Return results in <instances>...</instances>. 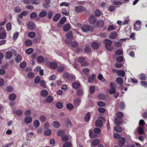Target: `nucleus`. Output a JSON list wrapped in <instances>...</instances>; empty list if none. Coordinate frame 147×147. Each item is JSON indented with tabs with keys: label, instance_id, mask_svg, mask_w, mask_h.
I'll use <instances>...</instances> for the list:
<instances>
[{
	"label": "nucleus",
	"instance_id": "b1692460",
	"mask_svg": "<svg viewBox=\"0 0 147 147\" xmlns=\"http://www.w3.org/2000/svg\"><path fill=\"white\" fill-rule=\"evenodd\" d=\"M122 121L121 119L118 118H116L115 119V123L118 125H120Z\"/></svg>",
	"mask_w": 147,
	"mask_h": 147
},
{
	"label": "nucleus",
	"instance_id": "0eeeda50",
	"mask_svg": "<svg viewBox=\"0 0 147 147\" xmlns=\"http://www.w3.org/2000/svg\"><path fill=\"white\" fill-rule=\"evenodd\" d=\"M96 19L93 14L90 15L89 17L88 22L91 24H94L96 21Z\"/></svg>",
	"mask_w": 147,
	"mask_h": 147
},
{
	"label": "nucleus",
	"instance_id": "6ab92c4d",
	"mask_svg": "<svg viewBox=\"0 0 147 147\" xmlns=\"http://www.w3.org/2000/svg\"><path fill=\"white\" fill-rule=\"evenodd\" d=\"M12 56V52L9 51L6 52L5 57L6 59H9Z\"/></svg>",
	"mask_w": 147,
	"mask_h": 147
},
{
	"label": "nucleus",
	"instance_id": "2eb2a0df",
	"mask_svg": "<svg viewBox=\"0 0 147 147\" xmlns=\"http://www.w3.org/2000/svg\"><path fill=\"white\" fill-rule=\"evenodd\" d=\"M49 94L48 92L45 90H43L40 92L41 95L44 97H47Z\"/></svg>",
	"mask_w": 147,
	"mask_h": 147
},
{
	"label": "nucleus",
	"instance_id": "603ef678",
	"mask_svg": "<svg viewBox=\"0 0 147 147\" xmlns=\"http://www.w3.org/2000/svg\"><path fill=\"white\" fill-rule=\"evenodd\" d=\"M6 90L8 92H12L13 90V88L11 86H9L7 87Z\"/></svg>",
	"mask_w": 147,
	"mask_h": 147
},
{
	"label": "nucleus",
	"instance_id": "ddd939ff",
	"mask_svg": "<svg viewBox=\"0 0 147 147\" xmlns=\"http://www.w3.org/2000/svg\"><path fill=\"white\" fill-rule=\"evenodd\" d=\"M32 121L31 117L29 116H26L24 119V121L25 123L28 124L31 123Z\"/></svg>",
	"mask_w": 147,
	"mask_h": 147
},
{
	"label": "nucleus",
	"instance_id": "c85d7f7f",
	"mask_svg": "<svg viewBox=\"0 0 147 147\" xmlns=\"http://www.w3.org/2000/svg\"><path fill=\"white\" fill-rule=\"evenodd\" d=\"M116 7L113 5H110L108 7V9L111 12L114 11L116 8Z\"/></svg>",
	"mask_w": 147,
	"mask_h": 147
},
{
	"label": "nucleus",
	"instance_id": "774afa93",
	"mask_svg": "<svg viewBox=\"0 0 147 147\" xmlns=\"http://www.w3.org/2000/svg\"><path fill=\"white\" fill-rule=\"evenodd\" d=\"M71 143L69 142H65V147H71Z\"/></svg>",
	"mask_w": 147,
	"mask_h": 147
},
{
	"label": "nucleus",
	"instance_id": "393cba45",
	"mask_svg": "<svg viewBox=\"0 0 147 147\" xmlns=\"http://www.w3.org/2000/svg\"><path fill=\"white\" fill-rule=\"evenodd\" d=\"M91 47L93 49H96L99 47V45L97 43L94 42L91 44Z\"/></svg>",
	"mask_w": 147,
	"mask_h": 147
},
{
	"label": "nucleus",
	"instance_id": "e2e57ef3",
	"mask_svg": "<svg viewBox=\"0 0 147 147\" xmlns=\"http://www.w3.org/2000/svg\"><path fill=\"white\" fill-rule=\"evenodd\" d=\"M83 71L84 73L87 75H89V70L88 68H84L83 70Z\"/></svg>",
	"mask_w": 147,
	"mask_h": 147
},
{
	"label": "nucleus",
	"instance_id": "c756f323",
	"mask_svg": "<svg viewBox=\"0 0 147 147\" xmlns=\"http://www.w3.org/2000/svg\"><path fill=\"white\" fill-rule=\"evenodd\" d=\"M114 129L116 131L118 132H121L122 131L121 127L119 126H117L115 127Z\"/></svg>",
	"mask_w": 147,
	"mask_h": 147
},
{
	"label": "nucleus",
	"instance_id": "f704fd0d",
	"mask_svg": "<svg viewBox=\"0 0 147 147\" xmlns=\"http://www.w3.org/2000/svg\"><path fill=\"white\" fill-rule=\"evenodd\" d=\"M117 82L119 84H122L123 82V78L121 77H118L116 80Z\"/></svg>",
	"mask_w": 147,
	"mask_h": 147
},
{
	"label": "nucleus",
	"instance_id": "58836bf2",
	"mask_svg": "<svg viewBox=\"0 0 147 147\" xmlns=\"http://www.w3.org/2000/svg\"><path fill=\"white\" fill-rule=\"evenodd\" d=\"M16 98V95L14 94H12L9 96V99L10 100H15Z\"/></svg>",
	"mask_w": 147,
	"mask_h": 147
},
{
	"label": "nucleus",
	"instance_id": "37998d69",
	"mask_svg": "<svg viewBox=\"0 0 147 147\" xmlns=\"http://www.w3.org/2000/svg\"><path fill=\"white\" fill-rule=\"evenodd\" d=\"M66 106L67 108L69 110H72L74 108L73 105L71 103L67 104Z\"/></svg>",
	"mask_w": 147,
	"mask_h": 147
},
{
	"label": "nucleus",
	"instance_id": "bf43d9fd",
	"mask_svg": "<svg viewBox=\"0 0 147 147\" xmlns=\"http://www.w3.org/2000/svg\"><path fill=\"white\" fill-rule=\"evenodd\" d=\"M105 103L103 101H99L97 103V105L100 107H104L105 105Z\"/></svg>",
	"mask_w": 147,
	"mask_h": 147
},
{
	"label": "nucleus",
	"instance_id": "0e129e2a",
	"mask_svg": "<svg viewBox=\"0 0 147 147\" xmlns=\"http://www.w3.org/2000/svg\"><path fill=\"white\" fill-rule=\"evenodd\" d=\"M113 137L115 139H119L122 137L120 135L117 133L115 134H114Z\"/></svg>",
	"mask_w": 147,
	"mask_h": 147
},
{
	"label": "nucleus",
	"instance_id": "3c124183",
	"mask_svg": "<svg viewBox=\"0 0 147 147\" xmlns=\"http://www.w3.org/2000/svg\"><path fill=\"white\" fill-rule=\"evenodd\" d=\"M138 133L140 134H142L144 133L143 129L142 127H139L138 128Z\"/></svg>",
	"mask_w": 147,
	"mask_h": 147
},
{
	"label": "nucleus",
	"instance_id": "6e6d98bb",
	"mask_svg": "<svg viewBox=\"0 0 147 147\" xmlns=\"http://www.w3.org/2000/svg\"><path fill=\"white\" fill-rule=\"evenodd\" d=\"M37 61L40 63L42 62L44 60V59L43 57L42 56H39L38 57L37 59Z\"/></svg>",
	"mask_w": 147,
	"mask_h": 147
},
{
	"label": "nucleus",
	"instance_id": "a211bd4d",
	"mask_svg": "<svg viewBox=\"0 0 147 147\" xmlns=\"http://www.w3.org/2000/svg\"><path fill=\"white\" fill-rule=\"evenodd\" d=\"M96 24L98 27L100 28L102 27L104 25V22L103 20H100L97 22Z\"/></svg>",
	"mask_w": 147,
	"mask_h": 147
},
{
	"label": "nucleus",
	"instance_id": "9d476101",
	"mask_svg": "<svg viewBox=\"0 0 147 147\" xmlns=\"http://www.w3.org/2000/svg\"><path fill=\"white\" fill-rule=\"evenodd\" d=\"M110 89L109 90V93L111 94H114L115 92V88L116 87L115 84L111 82L110 84Z\"/></svg>",
	"mask_w": 147,
	"mask_h": 147
},
{
	"label": "nucleus",
	"instance_id": "6e6552de",
	"mask_svg": "<svg viewBox=\"0 0 147 147\" xmlns=\"http://www.w3.org/2000/svg\"><path fill=\"white\" fill-rule=\"evenodd\" d=\"M64 17L62 18L60 20L59 22L57 24V26L59 28L63 27V30H64Z\"/></svg>",
	"mask_w": 147,
	"mask_h": 147
},
{
	"label": "nucleus",
	"instance_id": "a878e982",
	"mask_svg": "<svg viewBox=\"0 0 147 147\" xmlns=\"http://www.w3.org/2000/svg\"><path fill=\"white\" fill-rule=\"evenodd\" d=\"M59 123L57 121H55L53 123V126L56 128H58L60 126Z\"/></svg>",
	"mask_w": 147,
	"mask_h": 147
},
{
	"label": "nucleus",
	"instance_id": "1a4fd4ad",
	"mask_svg": "<svg viewBox=\"0 0 147 147\" xmlns=\"http://www.w3.org/2000/svg\"><path fill=\"white\" fill-rule=\"evenodd\" d=\"M47 65L52 69H55L57 67V64L55 62H49L47 63Z\"/></svg>",
	"mask_w": 147,
	"mask_h": 147
},
{
	"label": "nucleus",
	"instance_id": "7c9ffc66",
	"mask_svg": "<svg viewBox=\"0 0 147 147\" xmlns=\"http://www.w3.org/2000/svg\"><path fill=\"white\" fill-rule=\"evenodd\" d=\"M100 142L99 140L97 139H96L92 141V144L94 146H96L99 144Z\"/></svg>",
	"mask_w": 147,
	"mask_h": 147
},
{
	"label": "nucleus",
	"instance_id": "473e14b6",
	"mask_svg": "<svg viewBox=\"0 0 147 147\" xmlns=\"http://www.w3.org/2000/svg\"><path fill=\"white\" fill-rule=\"evenodd\" d=\"M33 124L35 127H38L40 125V122L38 120H36L34 121Z\"/></svg>",
	"mask_w": 147,
	"mask_h": 147
},
{
	"label": "nucleus",
	"instance_id": "7ed1b4c3",
	"mask_svg": "<svg viewBox=\"0 0 147 147\" xmlns=\"http://www.w3.org/2000/svg\"><path fill=\"white\" fill-rule=\"evenodd\" d=\"M67 39L65 40L66 43L67 44L71 43V40L74 38L73 32L72 31H69L66 35Z\"/></svg>",
	"mask_w": 147,
	"mask_h": 147
},
{
	"label": "nucleus",
	"instance_id": "a18cd8bd",
	"mask_svg": "<svg viewBox=\"0 0 147 147\" xmlns=\"http://www.w3.org/2000/svg\"><path fill=\"white\" fill-rule=\"evenodd\" d=\"M94 13L96 16H99L101 14V13L99 9H97L94 11Z\"/></svg>",
	"mask_w": 147,
	"mask_h": 147
},
{
	"label": "nucleus",
	"instance_id": "864d4df0",
	"mask_svg": "<svg viewBox=\"0 0 147 147\" xmlns=\"http://www.w3.org/2000/svg\"><path fill=\"white\" fill-rule=\"evenodd\" d=\"M70 25L69 24H67L65 25V31H68L70 28Z\"/></svg>",
	"mask_w": 147,
	"mask_h": 147
},
{
	"label": "nucleus",
	"instance_id": "cd10ccee",
	"mask_svg": "<svg viewBox=\"0 0 147 147\" xmlns=\"http://www.w3.org/2000/svg\"><path fill=\"white\" fill-rule=\"evenodd\" d=\"M32 41L30 39L25 40V44L27 46H31L32 44Z\"/></svg>",
	"mask_w": 147,
	"mask_h": 147
},
{
	"label": "nucleus",
	"instance_id": "4be33fe9",
	"mask_svg": "<svg viewBox=\"0 0 147 147\" xmlns=\"http://www.w3.org/2000/svg\"><path fill=\"white\" fill-rule=\"evenodd\" d=\"M96 77V76L94 74L90 75L88 78L89 82L90 83L92 82L93 81L95 80Z\"/></svg>",
	"mask_w": 147,
	"mask_h": 147
},
{
	"label": "nucleus",
	"instance_id": "a19ab883",
	"mask_svg": "<svg viewBox=\"0 0 147 147\" xmlns=\"http://www.w3.org/2000/svg\"><path fill=\"white\" fill-rule=\"evenodd\" d=\"M39 119L41 122H44L45 121L46 118L45 116L42 115L40 116Z\"/></svg>",
	"mask_w": 147,
	"mask_h": 147
},
{
	"label": "nucleus",
	"instance_id": "13d9d810",
	"mask_svg": "<svg viewBox=\"0 0 147 147\" xmlns=\"http://www.w3.org/2000/svg\"><path fill=\"white\" fill-rule=\"evenodd\" d=\"M26 65V63L25 62L21 63L20 64V68H25Z\"/></svg>",
	"mask_w": 147,
	"mask_h": 147
},
{
	"label": "nucleus",
	"instance_id": "680f3d73",
	"mask_svg": "<svg viewBox=\"0 0 147 147\" xmlns=\"http://www.w3.org/2000/svg\"><path fill=\"white\" fill-rule=\"evenodd\" d=\"M98 110L99 112L101 113H104L106 111L105 109L103 108L100 107L98 109Z\"/></svg>",
	"mask_w": 147,
	"mask_h": 147
},
{
	"label": "nucleus",
	"instance_id": "dca6fc26",
	"mask_svg": "<svg viewBox=\"0 0 147 147\" xmlns=\"http://www.w3.org/2000/svg\"><path fill=\"white\" fill-rule=\"evenodd\" d=\"M57 135L60 136H62V140L64 141V137L63 136L64 134V131L63 130H59L57 132Z\"/></svg>",
	"mask_w": 147,
	"mask_h": 147
},
{
	"label": "nucleus",
	"instance_id": "09e8293b",
	"mask_svg": "<svg viewBox=\"0 0 147 147\" xmlns=\"http://www.w3.org/2000/svg\"><path fill=\"white\" fill-rule=\"evenodd\" d=\"M40 86L44 88H46V86L45 83V81L43 80H41L40 81Z\"/></svg>",
	"mask_w": 147,
	"mask_h": 147
},
{
	"label": "nucleus",
	"instance_id": "49530a36",
	"mask_svg": "<svg viewBox=\"0 0 147 147\" xmlns=\"http://www.w3.org/2000/svg\"><path fill=\"white\" fill-rule=\"evenodd\" d=\"M6 28L8 31H9L11 30V24L10 23L8 22L6 24Z\"/></svg>",
	"mask_w": 147,
	"mask_h": 147
},
{
	"label": "nucleus",
	"instance_id": "412c9836",
	"mask_svg": "<svg viewBox=\"0 0 147 147\" xmlns=\"http://www.w3.org/2000/svg\"><path fill=\"white\" fill-rule=\"evenodd\" d=\"M28 28L30 30H32L35 27L34 24L33 22H29L27 24Z\"/></svg>",
	"mask_w": 147,
	"mask_h": 147
},
{
	"label": "nucleus",
	"instance_id": "e433bc0d",
	"mask_svg": "<svg viewBox=\"0 0 147 147\" xmlns=\"http://www.w3.org/2000/svg\"><path fill=\"white\" fill-rule=\"evenodd\" d=\"M36 36V34L34 32H31L28 34V36L31 38H34Z\"/></svg>",
	"mask_w": 147,
	"mask_h": 147
},
{
	"label": "nucleus",
	"instance_id": "f8f14e48",
	"mask_svg": "<svg viewBox=\"0 0 147 147\" xmlns=\"http://www.w3.org/2000/svg\"><path fill=\"white\" fill-rule=\"evenodd\" d=\"M125 138L123 137H122L119 139L118 145L121 147H123L124 146V144L125 143Z\"/></svg>",
	"mask_w": 147,
	"mask_h": 147
},
{
	"label": "nucleus",
	"instance_id": "9b49d317",
	"mask_svg": "<svg viewBox=\"0 0 147 147\" xmlns=\"http://www.w3.org/2000/svg\"><path fill=\"white\" fill-rule=\"evenodd\" d=\"M71 127V123L70 121L68 119H65V128L66 130Z\"/></svg>",
	"mask_w": 147,
	"mask_h": 147
},
{
	"label": "nucleus",
	"instance_id": "c03bdc74",
	"mask_svg": "<svg viewBox=\"0 0 147 147\" xmlns=\"http://www.w3.org/2000/svg\"><path fill=\"white\" fill-rule=\"evenodd\" d=\"M40 77L39 76L36 77L34 80V82L35 84H38L40 81Z\"/></svg>",
	"mask_w": 147,
	"mask_h": 147
},
{
	"label": "nucleus",
	"instance_id": "f03ea898",
	"mask_svg": "<svg viewBox=\"0 0 147 147\" xmlns=\"http://www.w3.org/2000/svg\"><path fill=\"white\" fill-rule=\"evenodd\" d=\"M104 42L105 43V47L106 49L109 51H111L113 49V47L111 46L112 44V41L109 39H105Z\"/></svg>",
	"mask_w": 147,
	"mask_h": 147
},
{
	"label": "nucleus",
	"instance_id": "20e7f679",
	"mask_svg": "<svg viewBox=\"0 0 147 147\" xmlns=\"http://www.w3.org/2000/svg\"><path fill=\"white\" fill-rule=\"evenodd\" d=\"M103 121H105V119L103 117H100L95 122V125L98 127H101L103 125Z\"/></svg>",
	"mask_w": 147,
	"mask_h": 147
},
{
	"label": "nucleus",
	"instance_id": "338daca9",
	"mask_svg": "<svg viewBox=\"0 0 147 147\" xmlns=\"http://www.w3.org/2000/svg\"><path fill=\"white\" fill-rule=\"evenodd\" d=\"M37 16L36 13L35 12H33L31 13L30 15V17L31 19L34 18Z\"/></svg>",
	"mask_w": 147,
	"mask_h": 147
},
{
	"label": "nucleus",
	"instance_id": "ea45409f",
	"mask_svg": "<svg viewBox=\"0 0 147 147\" xmlns=\"http://www.w3.org/2000/svg\"><path fill=\"white\" fill-rule=\"evenodd\" d=\"M51 131L50 129H48L44 132V134L46 136H49L51 134Z\"/></svg>",
	"mask_w": 147,
	"mask_h": 147
},
{
	"label": "nucleus",
	"instance_id": "5fc2aeb1",
	"mask_svg": "<svg viewBox=\"0 0 147 147\" xmlns=\"http://www.w3.org/2000/svg\"><path fill=\"white\" fill-rule=\"evenodd\" d=\"M123 115L122 112H119L117 114V118H121L123 117Z\"/></svg>",
	"mask_w": 147,
	"mask_h": 147
},
{
	"label": "nucleus",
	"instance_id": "4c0bfd02",
	"mask_svg": "<svg viewBox=\"0 0 147 147\" xmlns=\"http://www.w3.org/2000/svg\"><path fill=\"white\" fill-rule=\"evenodd\" d=\"M22 59L21 55L19 54H18L15 59L17 62L19 63L21 61Z\"/></svg>",
	"mask_w": 147,
	"mask_h": 147
},
{
	"label": "nucleus",
	"instance_id": "f257e3e1",
	"mask_svg": "<svg viewBox=\"0 0 147 147\" xmlns=\"http://www.w3.org/2000/svg\"><path fill=\"white\" fill-rule=\"evenodd\" d=\"M78 25L81 27V28L83 32H86L88 31L92 32L93 31V28L92 27L88 25H81L80 24H78Z\"/></svg>",
	"mask_w": 147,
	"mask_h": 147
},
{
	"label": "nucleus",
	"instance_id": "69168bd1",
	"mask_svg": "<svg viewBox=\"0 0 147 147\" xmlns=\"http://www.w3.org/2000/svg\"><path fill=\"white\" fill-rule=\"evenodd\" d=\"M95 88L94 86H91L90 87V93L91 94L93 93L94 92L95 90Z\"/></svg>",
	"mask_w": 147,
	"mask_h": 147
},
{
	"label": "nucleus",
	"instance_id": "aec40b11",
	"mask_svg": "<svg viewBox=\"0 0 147 147\" xmlns=\"http://www.w3.org/2000/svg\"><path fill=\"white\" fill-rule=\"evenodd\" d=\"M61 17V15L60 13H57L54 16L53 20L55 22H57L59 19Z\"/></svg>",
	"mask_w": 147,
	"mask_h": 147
},
{
	"label": "nucleus",
	"instance_id": "5701e85b",
	"mask_svg": "<svg viewBox=\"0 0 147 147\" xmlns=\"http://www.w3.org/2000/svg\"><path fill=\"white\" fill-rule=\"evenodd\" d=\"M65 78L67 79L69 81H71L73 79V77L68 73H65Z\"/></svg>",
	"mask_w": 147,
	"mask_h": 147
},
{
	"label": "nucleus",
	"instance_id": "4d7b16f0",
	"mask_svg": "<svg viewBox=\"0 0 147 147\" xmlns=\"http://www.w3.org/2000/svg\"><path fill=\"white\" fill-rule=\"evenodd\" d=\"M16 113L17 115L21 116L23 112L21 110L18 109L16 111Z\"/></svg>",
	"mask_w": 147,
	"mask_h": 147
},
{
	"label": "nucleus",
	"instance_id": "39448f33",
	"mask_svg": "<svg viewBox=\"0 0 147 147\" xmlns=\"http://www.w3.org/2000/svg\"><path fill=\"white\" fill-rule=\"evenodd\" d=\"M6 36L5 30L3 27H0V39H5Z\"/></svg>",
	"mask_w": 147,
	"mask_h": 147
},
{
	"label": "nucleus",
	"instance_id": "4468645a",
	"mask_svg": "<svg viewBox=\"0 0 147 147\" xmlns=\"http://www.w3.org/2000/svg\"><path fill=\"white\" fill-rule=\"evenodd\" d=\"M118 35L116 32H113L111 33L109 36V38L111 39H114Z\"/></svg>",
	"mask_w": 147,
	"mask_h": 147
},
{
	"label": "nucleus",
	"instance_id": "bb28decb",
	"mask_svg": "<svg viewBox=\"0 0 147 147\" xmlns=\"http://www.w3.org/2000/svg\"><path fill=\"white\" fill-rule=\"evenodd\" d=\"M47 11L43 10L40 12L39 14V16L40 17H43L47 15Z\"/></svg>",
	"mask_w": 147,
	"mask_h": 147
},
{
	"label": "nucleus",
	"instance_id": "2f4dec72",
	"mask_svg": "<svg viewBox=\"0 0 147 147\" xmlns=\"http://www.w3.org/2000/svg\"><path fill=\"white\" fill-rule=\"evenodd\" d=\"M117 74L119 76L124 77L125 75V72L123 70H119L117 71Z\"/></svg>",
	"mask_w": 147,
	"mask_h": 147
},
{
	"label": "nucleus",
	"instance_id": "f3484780",
	"mask_svg": "<svg viewBox=\"0 0 147 147\" xmlns=\"http://www.w3.org/2000/svg\"><path fill=\"white\" fill-rule=\"evenodd\" d=\"M53 98L52 96L51 95H49L47 96L46 98L45 101L46 102L49 103L52 102L53 101Z\"/></svg>",
	"mask_w": 147,
	"mask_h": 147
},
{
	"label": "nucleus",
	"instance_id": "de8ad7c7",
	"mask_svg": "<svg viewBox=\"0 0 147 147\" xmlns=\"http://www.w3.org/2000/svg\"><path fill=\"white\" fill-rule=\"evenodd\" d=\"M91 48L89 45H87L84 49V51L86 52L89 53L90 51Z\"/></svg>",
	"mask_w": 147,
	"mask_h": 147
},
{
	"label": "nucleus",
	"instance_id": "052dcab7",
	"mask_svg": "<svg viewBox=\"0 0 147 147\" xmlns=\"http://www.w3.org/2000/svg\"><path fill=\"white\" fill-rule=\"evenodd\" d=\"M56 106L58 108L61 109L63 107V104L61 102H58L57 103Z\"/></svg>",
	"mask_w": 147,
	"mask_h": 147
},
{
	"label": "nucleus",
	"instance_id": "79ce46f5",
	"mask_svg": "<svg viewBox=\"0 0 147 147\" xmlns=\"http://www.w3.org/2000/svg\"><path fill=\"white\" fill-rule=\"evenodd\" d=\"M90 113H88L84 117V119L86 121L88 122L90 119Z\"/></svg>",
	"mask_w": 147,
	"mask_h": 147
},
{
	"label": "nucleus",
	"instance_id": "8fccbe9b",
	"mask_svg": "<svg viewBox=\"0 0 147 147\" xmlns=\"http://www.w3.org/2000/svg\"><path fill=\"white\" fill-rule=\"evenodd\" d=\"M33 52V49L31 48H29L26 50V53L27 54L30 55Z\"/></svg>",
	"mask_w": 147,
	"mask_h": 147
},
{
	"label": "nucleus",
	"instance_id": "c9c22d12",
	"mask_svg": "<svg viewBox=\"0 0 147 147\" xmlns=\"http://www.w3.org/2000/svg\"><path fill=\"white\" fill-rule=\"evenodd\" d=\"M80 86V83L78 82H75L72 84L73 87L75 89H77L79 88Z\"/></svg>",
	"mask_w": 147,
	"mask_h": 147
},
{
	"label": "nucleus",
	"instance_id": "72a5a7b5",
	"mask_svg": "<svg viewBox=\"0 0 147 147\" xmlns=\"http://www.w3.org/2000/svg\"><path fill=\"white\" fill-rule=\"evenodd\" d=\"M90 131L89 136L91 138H94L96 137L97 134H95V133L92 131Z\"/></svg>",
	"mask_w": 147,
	"mask_h": 147
},
{
	"label": "nucleus",
	"instance_id": "423d86ee",
	"mask_svg": "<svg viewBox=\"0 0 147 147\" xmlns=\"http://www.w3.org/2000/svg\"><path fill=\"white\" fill-rule=\"evenodd\" d=\"M75 10L77 13H81L86 10V9L84 7L81 6H76Z\"/></svg>",
	"mask_w": 147,
	"mask_h": 147
}]
</instances>
